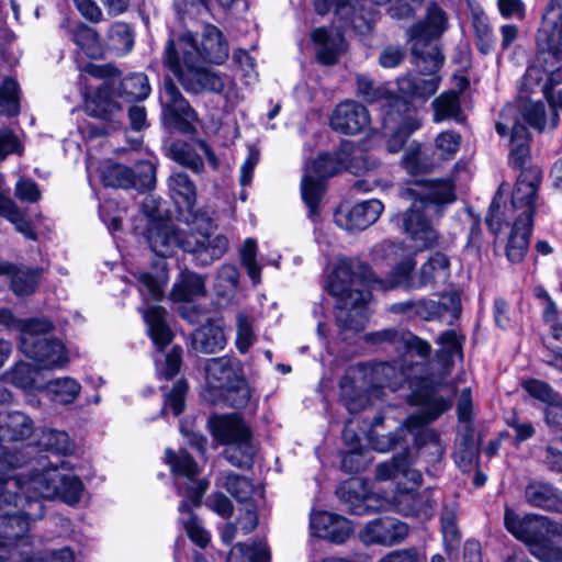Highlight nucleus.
Returning a JSON list of instances; mask_svg holds the SVG:
<instances>
[{
	"instance_id": "10",
	"label": "nucleus",
	"mask_w": 562,
	"mask_h": 562,
	"mask_svg": "<svg viewBox=\"0 0 562 562\" xmlns=\"http://www.w3.org/2000/svg\"><path fill=\"white\" fill-rule=\"evenodd\" d=\"M165 460L175 476L177 493L182 497L179 512L189 508V501L193 506H200L209 482L198 477L200 470L195 460L186 450L176 452L169 448L165 451Z\"/></svg>"
},
{
	"instance_id": "14",
	"label": "nucleus",
	"mask_w": 562,
	"mask_h": 562,
	"mask_svg": "<svg viewBox=\"0 0 562 562\" xmlns=\"http://www.w3.org/2000/svg\"><path fill=\"white\" fill-rule=\"evenodd\" d=\"M162 115L176 130L189 134L194 131V123L199 120L196 111L183 97L171 78H165L160 92Z\"/></svg>"
},
{
	"instance_id": "31",
	"label": "nucleus",
	"mask_w": 562,
	"mask_h": 562,
	"mask_svg": "<svg viewBox=\"0 0 562 562\" xmlns=\"http://www.w3.org/2000/svg\"><path fill=\"white\" fill-rule=\"evenodd\" d=\"M412 464L411 452L405 449L402 453L394 456L391 462L380 463L376 467L375 476L380 481L404 477L414 485H418L422 474L418 470L413 469Z\"/></svg>"
},
{
	"instance_id": "38",
	"label": "nucleus",
	"mask_w": 562,
	"mask_h": 562,
	"mask_svg": "<svg viewBox=\"0 0 562 562\" xmlns=\"http://www.w3.org/2000/svg\"><path fill=\"white\" fill-rule=\"evenodd\" d=\"M61 480L63 473L58 464L53 469H47L46 464H43V470L32 476L27 490L33 491L41 498H53L58 495Z\"/></svg>"
},
{
	"instance_id": "51",
	"label": "nucleus",
	"mask_w": 562,
	"mask_h": 562,
	"mask_svg": "<svg viewBox=\"0 0 562 562\" xmlns=\"http://www.w3.org/2000/svg\"><path fill=\"white\" fill-rule=\"evenodd\" d=\"M535 519L536 515H528L520 519L519 516L509 508H506L504 515L506 529L524 542L535 535Z\"/></svg>"
},
{
	"instance_id": "9",
	"label": "nucleus",
	"mask_w": 562,
	"mask_h": 562,
	"mask_svg": "<svg viewBox=\"0 0 562 562\" xmlns=\"http://www.w3.org/2000/svg\"><path fill=\"white\" fill-rule=\"evenodd\" d=\"M166 310L161 306H150L144 312L148 334L160 352L156 356V370L160 379L171 380L180 371L182 364V348L173 346L169 352L162 353L164 348L173 339V333L166 322Z\"/></svg>"
},
{
	"instance_id": "22",
	"label": "nucleus",
	"mask_w": 562,
	"mask_h": 562,
	"mask_svg": "<svg viewBox=\"0 0 562 562\" xmlns=\"http://www.w3.org/2000/svg\"><path fill=\"white\" fill-rule=\"evenodd\" d=\"M21 350L26 357L38 362L43 369L61 367L68 360L65 346L49 337L42 340L26 338Z\"/></svg>"
},
{
	"instance_id": "36",
	"label": "nucleus",
	"mask_w": 562,
	"mask_h": 562,
	"mask_svg": "<svg viewBox=\"0 0 562 562\" xmlns=\"http://www.w3.org/2000/svg\"><path fill=\"white\" fill-rule=\"evenodd\" d=\"M226 345V338L223 329L207 323L199 327L192 334V347L202 353H214L222 350Z\"/></svg>"
},
{
	"instance_id": "13",
	"label": "nucleus",
	"mask_w": 562,
	"mask_h": 562,
	"mask_svg": "<svg viewBox=\"0 0 562 562\" xmlns=\"http://www.w3.org/2000/svg\"><path fill=\"white\" fill-rule=\"evenodd\" d=\"M536 49L540 59L546 54L551 60H562V0H550L542 15L541 26L536 33Z\"/></svg>"
},
{
	"instance_id": "3",
	"label": "nucleus",
	"mask_w": 562,
	"mask_h": 562,
	"mask_svg": "<svg viewBox=\"0 0 562 562\" xmlns=\"http://www.w3.org/2000/svg\"><path fill=\"white\" fill-rule=\"evenodd\" d=\"M370 278V267L356 259L340 260L329 276L327 291L337 299L335 319L344 341H351L366 327V303L370 295L366 281Z\"/></svg>"
},
{
	"instance_id": "49",
	"label": "nucleus",
	"mask_w": 562,
	"mask_h": 562,
	"mask_svg": "<svg viewBox=\"0 0 562 562\" xmlns=\"http://www.w3.org/2000/svg\"><path fill=\"white\" fill-rule=\"evenodd\" d=\"M402 164L411 175L428 172L434 168L431 158L422 149L419 144H412L405 150Z\"/></svg>"
},
{
	"instance_id": "27",
	"label": "nucleus",
	"mask_w": 562,
	"mask_h": 562,
	"mask_svg": "<svg viewBox=\"0 0 562 562\" xmlns=\"http://www.w3.org/2000/svg\"><path fill=\"white\" fill-rule=\"evenodd\" d=\"M510 139H509V154H508V164L514 169H520L519 176L526 171L531 169H537L541 171L537 167L526 166L530 162L531 153H530V143L531 136L527 128V126L520 123L517 119H515L512 127H510ZM542 175V172H540Z\"/></svg>"
},
{
	"instance_id": "1",
	"label": "nucleus",
	"mask_w": 562,
	"mask_h": 562,
	"mask_svg": "<svg viewBox=\"0 0 562 562\" xmlns=\"http://www.w3.org/2000/svg\"><path fill=\"white\" fill-rule=\"evenodd\" d=\"M411 387L412 405L422 407V411L408 416L404 424L390 435L389 442L382 446L378 445V448L381 451L393 449L401 445L406 434H409L414 438L417 459H424L425 462L434 464L441 461L445 447L439 434L428 425L450 409L452 397L443 395L441 393L442 383L431 379L415 380Z\"/></svg>"
},
{
	"instance_id": "16",
	"label": "nucleus",
	"mask_w": 562,
	"mask_h": 562,
	"mask_svg": "<svg viewBox=\"0 0 562 562\" xmlns=\"http://www.w3.org/2000/svg\"><path fill=\"white\" fill-rule=\"evenodd\" d=\"M409 535L406 522L393 517H382L369 521L359 532L360 540L369 544L393 547L402 543Z\"/></svg>"
},
{
	"instance_id": "54",
	"label": "nucleus",
	"mask_w": 562,
	"mask_h": 562,
	"mask_svg": "<svg viewBox=\"0 0 562 562\" xmlns=\"http://www.w3.org/2000/svg\"><path fill=\"white\" fill-rule=\"evenodd\" d=\"M36 443L42 450L57 454H65L70 449L68 434L56 429H43Z\"/></svg>"
},
{
	"instance_id": "61",
	"label": "nucleus",
	"mask_w": 562,
	"mask_h": 562,
	"mask_svg": "<svg viewBox=\"0 0 562 562\" xmlns=\"http://www.w3.org/2000/svg\"><path fill=\"white\" fill-rule=\"evenodd\" d=\"M19 86L12 78H7L0 87V108L8 116L19 113Z\"/></svg>"
},
{
	"instance_id": "58",
	"label": "nucleus",
	"mask_w": 562,
	"mask_h": 562,
	"mask_svg": "<svg viewBox=\"0 0 562 562\" xmlns=\"http://www.w3.org/2000/svg\"><path fill=\"white\" fill-rule=\"evenodd\" d=\"M520 105V114L524 120L535 130L542 132L547 126L546 106L541 100L533 101L531 98L524 99Z\"/></svg>"
},
{
	"instance_id": "63",
	"label": "nucleus",
	"mask_w": 562,
	"mask_h": 562,
	"mask_svg": "<svg viewBox=\"0 0 562 562\" xmlns=\"http://www.w3.org/2000/svg\"><path fill=\"white\" fill-rule=\"evenodd\" d=\"M522 386L530 396L540 402L549 405H558L561 402V396L547 382L530 379L525 381Z\"/></svg>"
},
{
	"instance_id": "29",
	"label": "nucleus",
	"mask_w": 562,
	"mask_h": 562,
	"mask_svg": "<svg viewBox=\"0 0 562 562\" xmlns=\"http://www.w3.org/2000/svg\"><path fill=\"white\" fill-rule=\"evenodd\" d=\"M450 259L441 252H434L417 271V281L412 286L419 289L446 283L450 278Z\"/></svg>"
},
{
	"instance_id": "15",
	"label": "nucleus",
	"mask_w": 562,
	"mask_h": 562,
	"mask_svg": "<svg viewBox=\"0 0 562 562\" xmlns=\"http://www.w3.org/2000/svg\"><path fill=\"white\" fill-rule=\"evenodd\" d=\"M357 91L368 103L382 102L385 108V122L396 120V113H404L409 109V102L391 92L384 85L376 83L373 79L366 75H357Z\"/></svg>"
},
{
	"instance_id": "18",
	"label": "nucleus",
	"mask_w": 562,
	"mask_h": 562,
	"mask_svg": "<svg viewBox=\"0 0 562 562\" xmlns=\"http://www.w3.org/2000/svg\"><path fill=\"white\" fill-rule=\"evenodd\" d=\"M367 379L372 389L387 387L391 391H397L405 382H408V386H411L415 380H434L431 376H411L404 363L395 360L372 364ZM409 390L412 391V387ZM411 395L412 392L408 395V402L412 404Z\"/></svg>"
},
{
	"instance_id": "19",
	"label": "nucleus",
	"mask_w": 562,
	"mask_h": 562,
	"mask_svg": "<svg viewBox=\"0 0 562 562\" xmlns=\"http://www.w3.org/2000/svg\"><path fill=\"white\" fill-rule=\"evenodd\" d=\"M336 495L347 510L357 516L375 513L382 506L380 498L368 493L364 482L360 479H350L340 484Z\"/></svg>"
},
{
	"instance_id": "24",
	"label": "nucleus",
	"mask_w": 562,
	"mask_h": 562,
	"mask_svg": "<svg viewBox=\"0 0 562 562\" xmlns=\"http://www.w3.org/2000/svg\"><path fill=\"white\" fill-rule=\"evenodd\" d=\"M188 234L178 229L175 225L158 222L151 223L146 232V240L157 256L166 258L171 256L175 249H182V241Z\"/></svg>"
},
{
	"instance_id": "44",
	"label": "nucleus",
	"mask_w": 562,
	"mask_h": 562,
	"mask_svg": "<svg viewBox=\"0 0 562 562\" xmlns=\"http://www.w3.org/2000/svg\"><path fill=\"white\" fill-rule=\"evenodd\" d=\"M169 155L171 159L195 173H201L204 170L203 159L194 148L186 142H173L169 147Z\"/></svg>"
},
{
	"instance_id": "5",
	"label": "nucleus",
	"mask_w": 562,
	"mask_h": 562,
	"mask_svg": "<svg viewBox=\"0 0 562 562\" xmlns=\"http://www.w3.org/2000/svg\"><path fill=\"white\" fill-rule=\"evenodd\" d=\"M540 182L541 173L537 169L526 170L517 177L512 194V209L515 217L506 246V256L514 263L524 259L529 246Z\"/></svg>"
},
{
	"instance_id": "17",
	"label": "nucleus",
	"mask_w": 562,
	"mask_h": 562,
	"mask_svg": "<svg viewBox=\"0 0 562 562\" xmlns=\"http://www.w3.org/2000/svg\"><path fill=\"white\" fill-rule=\"evenodd\" d=\"M384 205L380 200L371 199L359 202L350 209L340 206L334 214L335 223L348 232H361L374 224Z\"/></svg>"
},
{
	"instance_id": "46",
	"label": "nucleus",
	"mask_w": 562,
	"mask_h": 562,
	"mask_svg": "<svg viewBox=\"0 0 562 562\" xmlns=\"http://www.w3.org/2000/svg\"><path fill=\"white\" fill-rule=\"evenodd\" d=\"M70 40L88 56L95 57L100 53V37L98 32L83 23H78L70 30Z\"/></svg>"
},
{
	"instance_id": "60",
	"label": "nucleus",
	"mask_w": 562,
	"mask_h": 562,
	"mask_svg": "<svg viewBox=\"0 0 562 562\" xmlns=\"http://www.w3.org/2000/svg\"><path fill=\"white\" fill-rule=\"evenodd\" d=\"M525 543L530 553L542 562H562V549L552 546L551 541L530 537Z\"/></svg>"
},
{
	"instance_id": "33",
	"label": "nucleus",
	"mask_w": 562,
	"mask_h": 562,
	"mask_svg": "<svg viewBox=\"0 0 562 562\" xmlns=\"http://www.w3.org/2000/svg\"><path fill=\"white\" fill-rule=\"evenodd\" d=\"M525 498L530 506L562 513V493L549 483L530 482L525 488Z\"/></svg>"
},
{
	"instance_id": "26",
	"label": "nucleus",
	"mask_w": 562,
	"mask_h": 562,
	"mask_svg": "<svg viewBox=\"0 0 562 562\" xmlns=\"http://www.w3.org/2000/svg\"><path fill=\"white\" fill-rule=\"evenodd\" d=\"M541 58L543 60H539L540 50L536 49V55L520 81L519 98L521 100L529 99L536 93L543 94L548 89V82H546L547 67H557L559 61L551 60L546 54Z\"/></svg>"
},
{
	"instance_id": "28",
	"label": "nucleus",
	"mask_w": 562,
	"mask_h": 562,
	"mask_svg": "<svg viewBox=\"0 0 562 562\" xmlns=\"http://www.w3.org/2000/svg\"><path fill=\"white\" fill-rule=\"evenodd\" d=\"M395 121L389 123L385 122V116L383 117L384 127L393 128L392 134L386 140V149L392 154L398 153L408 137L422 126V121L413 113L411 104L409 109L404 113L395 112Z\"/></svg>"
},
{
	"instance_id": "2",
	"label": "nucleus",
	"mask_w": 562,
	"mask_h": 562,
	"mask_svg": "<svg viewBox=\"0 0 562 562\" xmlns=\"http://www.w3.org/2000/svg\"><path fill=\"white\" fill-rule=\"evenodd\" d=\"M447 29V14L435 2L428 5L423 21L407 29L406 34L412 43L413 61L419 72L428 78L412 75L400 78L397 83L403 94L413 99L427 100L437 92L441 80L437 74L443 65L445 56L436 41Z\"/></svg>"
},
{
	"instance_id": "41",
	"label": "nucleus",
	"mask_w": 562,
	"mask_h": 562,
	"mask_svg": "<svg viewBox=\"0 0 562 562\" xmlns=\"http://www.w3.org/2000/svg\"><path fill=\"white\" fill-rule=\"evenodd\" d=\"M30 521L19 510L8 509L0 514V540L10 544L30 530Z\"/></svg>"
},
{
	"instance_id": "4",
	"label": "nucleus",
	"mask_w": 562,
	"mask_h": 562,
	"mask_svg": "<svg viewBox=\"0 0 562 562\" xmlns=\"http://www.w3.org/2000/svg\"><path fill=\"white\" fill-rule=\"evenodd\" d=\"M400 196L412 201L403 214L404 232L420 249L438 245L439 234L432 218L442 216L446 205L454 202V186L450 180L416 181L412 187L401 190Z\"/></svg>"
},
{
	"instance_id": "7",
	"label": "nucleus",
	"mask_w": 562,
	"mask_h": 562,
	"mask_svg": "<svg viewBox=\"0 0 562 562\" xmlns=\"http://www.w3.org/2000/svg\"><path fill=\"white\" fill-rule=\"evenodd\" d=\"M167 42L175 44L176 54L186 63L222 64L228 57V45L222 32L211 24L203 27L200 41L191 32H186L171 36Z\"/></svg>"
},
{
	"instance_id": "25",
	"label": "nucleus",
	"mask_w": 562,
	"mask_h": 562,
	"mask_svg": "<svg viewBox=\"0 0 562 562\" xmlns=\"http://www.w3.org/2000/svg\"><path fill=\"white\" fill-rule=\"evenodd\" d=\"M311 37L316 48V59L322 65L337 64L339 57L346 52V41L338 30L317 27L312 32Z\"/></svg>"
},
{
	"instance_id": "43",
	"label": "nucleus",
	"mask_w": 562,
	"mask_h": 562,
	"mask_svg": "<svg viewBox=\"0 0 562 562\" xmlns=\"http://www.w3.org/2000/svg\"><path fill=\"white\" fill-rule=\"evenodd\" d=\"M464 337L459 336L456 330H445L437 338V344L441 348L437 351L436 357L438 361L445 367L453 366L454 358H462V342Z\"/></svg>"
},
{
	"instance_id": "52",
	"label": "nucleus",
	"mask_w": 562,
	"mask_h": 562,
	"mask_svg": "<svg viewBox=\"0 0 562 562\" xmlns=\"http://www.w3.org/2000/svg\"><path fill=\"white\" fill-rule=\"evenodd\" d=\"M239 283V272L234 265H223L216 276L214 289L217 296L231 299Z\"/></svg>"
},
{
	"instance_id": "32",
	"label": "nucleus",
	"mask_w": 562,
	"mask_h": 562,
	"mask_svg": "<svg viewBox=\"0 0 562 562\" xmlns=\"http://www.w3.org/2000/svg\"><path fill=\"white\" fill-rule=\"evenodd\" d=\"M205 372L215 387L231 390L238 376L239 361L228 356L212 358L206 361Z\"/></svg>"
},
{
	"instance_id": "34",
	"label": "nucleus",
	"mask_w": 562,
	"mask_h": 562,
	"mask_svg": "<svg viewBox=\"0 0 562 562\" xmlns=\"http://www.w3.org/2000/svg\"><path fill=\"white\" fill-rule=\"evenodd\" d=\"M43 270L41 268L16 267L0 262V274L11 277V289L20 296L32 294L38 285Z\"/></svg>"
},
{
	"instance_id": "47",
	"label": "nucleus",
	"mask_w": 562,
	"mask_h": 562,
	"mask_svg": "<svg viewBox=\"0 0 562 562\" xmlns=\"http://www.w3.org/2000/svg\"><path fill=\"white\" fill-rule=\"evenodd\" d=\"M205 294L204 279L196 273H187L181 282L175 285L172 296L176 301L190 302Z\"/></svg>"
},
{
	"instance_id": "59",
	"label": "nucleus",
	"mask_w": 562,
	"mask_h": 562,
	"mask_svg": "<svg viewBox=\"0 0 562 562\" xmlns=\"http://www.w3.org/2000/svg\"><path fill=\"white\" fill-rule=\"evenodd\" d=\"M256 341L252 319L245 313L236 316V347L241 353L248 352Z\"/></svg>"
},
{
	"instance_id": "40",
	"label": "nucleus",
	"mask_w": 562,
	"mask_h": 562,
	"mask_svg": "<svg viewBox=\"0 0 562 562\" xmlns=\"http://www.w3.org/2000/svg\"><path fill=\"white\" fill-rule=\"evenodd\" d=\"M117 97L127 102L145 100L150 93V85L144 72H133L125 76L115 89Z\"/></svg>"
},
{
	"instance_id": "35",
	"label": "nucleus",
	"mask_w": 562,
	"mask_h": 562,
	"mask_svg": "<svg viewBox=\"0 0 562 562\" xmlns=\"http://www.w3.org/2000/svg\"><path fill=\"white\" fill-rule=\"evenodd\" d=\"M434 111L432 121L440 123L443 121H453L458 124H464L467 116L461 108L459 92L449 90L440 93L431 102Z\"/></svg>"
},
{
	"instance_id": "30",
	"label": "nucleus",
	"mask_w": 562,
	"mask_h": 562,
	"mask_svg": "<svg viewBox=\"0 0 562 562\" xmlns=\"http://www.w3.org/2000/svg\"><path fill=\"white\" fill-rule=\"evenodd\" d=\"M116 90L109 83L100 86L87 101L86 109L90 116L113 121L122 112V105L115 100Z\"/></svg>"
},
{
	"instance_id": "64",
	"label": "nucleus",
	"mask_w": 562,
	"mask_h": 562,
	"mask_svg": "<svg viewBox=\"0 0 562 562\" xmlns=\"http://www.w3.org/2000/svg\"><path fill=\"white\" fill-rule=\"evenodd\" d=\"M0 562H46V560L34 553L30 547L22 549L21 544L12 547L0 546Z\"/></svg>"
},
{
	"instance_id": "45",
	"label": "nucleus",
	"mask_w": 562,
	"mask_h": 562,
	"mask_svg": "<svg viewBox=\"0 0 562 562\" xmlns=\"http://www.w3.org/2000/svg\"><path fill=\"white\" fill-rule=\"evenodd\" d=\"M431 350L427 340L405 329L397 355L403 359L417 357L422 360L420 364L423 366L430 357Z\"/></svg>"
},
{
	"instance_id": "6",
	"label": "nucleus",
	"mask_w": 562,
	"mask_h": 562,
	"mask_svg": "<svg viewBox=\"0 0 562 562\" xmlns=\"http://www.w3.org/2000/svg\"><path fill=\"white\" fill-rule=\"evenodd\" d=\"M209 427L214 439L227 446L223 456L233 467L252 468L257 445L249 426L238 414L214 415L209 419Z\"/></svg>"
},
{
	"instance_id": "57",
	"label": "nucleus",
	"mask_w": 562,
	"mask_h": 562,
	"mask_svg": "<svg viewBox=\"0 0 562 562\" xmlns=\"http://www.w3.org/2000/svg\"><path fill=\"white\" fill-rule=\"evenodd\" d=\"M224 479V487L237 502L244 503L251 497L254 485L246 476L229 471Z\"/></svg>"
},
{
	"instance_id": "20",
	"label": "nucleus",
	"mask_w": 562,
	"mask_h": 562,
	"mask_svg": "<svg viewBox=\"0 0 562 562\" xmlns=\"http://www.w3.org/2000/svg\"><path fill=\"white\" fill-rule=\"evenodd\" d=\"M182 250L191 254L196 266L206 267L224 256L228 248V239L224 235L188 234L182 241Z\"/></svg>"
},
{
	"instance_id": "42",
	"label": "nucleus",
	"mask_w": 562,
	"mask_h": 562,
	"mask_svg": "<svg viewBox=\"0 0 562 562\" xmlns=\"http://www.w3.org/2000/svg\"><path fill=\"white\" fill-rule=\"evenodd\" d=\"M448 300L451 308L445 302H436L428 299L417 300L416 317L425 321H435L443 317L449 311L457 317L461 311L460 301L454 295H450Z\"/></svg>"
},
{
	"instance_id": "23",
	"label": "nucleus",
	"mask_w": 562,
	"mask_h": 562,
	"mask_svg": "<svg viewBox=\"0 0 562 562\" xmlns=\"http://www.w3.org/2000/svg\"><path fill=\"white\" fill-rule=\"evenodd\" d=\"M310 528L314 536L334 543L345 542L352 532L351 522L347 518L328 512L312 514Z\"/></svg>"
},
{
	"instance_id": "37",
	"label": "nucleus",
	"mask_w": 562,
	"mask_h": 562,
	"mask_svg": "<svg viewBox=\"0 0 562 562\" xmlns=\"http://www.w3.org/2000/svg\"><path fill=\"white\" fill-rule=\"evenodd\" d=\"M171 198L180 210H190L191 203L196 202V188L189 176L182 171H175L168 179Z\"/></svg>"
},
{
	"instance_id": "8",
	"label": "nucleus",
	"mask_w": 562,
	"mask_h": 562,
	"mask_svg": "<svg viewBox=\"0 0 562 562\" xmlns=\"http://www.w3.org/2000/svg\"><path fill=\"white\" fill-rule=\"evenodd\" d=\"M175 44L167 42L164 50V64L178 78L188 93L204 92L222 93L225 88L224 78L213 70L201 67V63H186L176 54Z\"/></svg>"
},
{
	"instance_id": "53",
	"label": "nucleus",
	"mask_w": 562,
	"mask_h": 562,
	"mask_svg": "<svg viewBox=\"0 0 562 562\" xmlns=\"http://www.w3.org/2000/svg\"><path fill=\"white\" fill-rule=\"evenodd\" d=\"M102 180L106 187L128 189L135 184V172L124 165L114 164L104 169Z\"/></svg>"
},
{
	"instance_id": "56",
	"label": "nucleus",
	"mask_w": 562,
	"mask_h": 562,
	"mask_svg": "<svg viewBox=\"0 0 562 562\" xmlns=\"http://www.w3.org/2000/svg\"><path fill=\"white\" fill-rule=\"evenodd\" d=\"M472 25L475 33L474 44L479 52L483 55L490 54L495 46V37L488 24L487 18L484 15L475 14L472 20Z\"/></svg>"
},
{
	"instance_id": "50",
	"label": "nucleus",
	"mask_w": 562,
	"mask_h": 562,
	"mask_svg": "<svg viewBox=\"0 0 562 562\" xmlns=\"http://www.w3.org/2000/svg\"><path fill=\"white\" fill-rule=\"evenodd\" d=\"M80 384L71 378H60L49 381L47 391L50 393L53 401L60 404L72 403L79 395Z\"/></svg>"
},
{
	"instance_id": "21",
	"label": "nucleus",
	"mask_w": 562,
	"mask_h": 562,
	"mask_svg": "<svg viewBox=\"0 0 562 562\" xmlns=\"http://www.w3.org/2000/svg\"><path fill=\"white\" fill-rule=\"evenodd\" d=\"M369 124V111L364 105L353 100H346L337 104L330 116V127L347 135L361 133Z\"/></svg>"
},
{
	"instance_id": "12",
	"label": "nucleus",
	"mask_w": 562,
	"mask_h": 562,
	"mask_svg": "<svg viewBox=\"0 0 562 562\" xmlns=\"http://www.w3.org/2000/svg\"><path fill=\"white\" fill-rule=\"evenodd\" d=\"M379 251L382 252V256L386 260H396L400 258L386 278L374 280L382 290L387 291L397 288L418 290V288L411 285L417 281V273L413 276L416 260L412 254L403 256V244L385 240L379 246Z\"/></svg>"
},
{
	"instance_id": "39",
	"label": "nucleus",
	"mask_w": 562,
	"mask_h": 562,
	"mask_svg": "<svg viewBox=\"0 0 562 562\" xmlns=\"http://www.w3.org/2000/svg\"><path fill=\"white\" fill-rule=\"evenodd\" d=\"M33 422L21 412L8 413L4 424L0 425V442L19 441L33 434Z\"/></svg>"
},
{
	"instance_id": "55",
	"label": "nucleus",
	"mask_w": 562,
	"mask_h": 562,
	"mask_svg": "<svg viewBox=\"0 0 562 562\" xmlns=\"http://www.w3.org/2000/svg\"><path fill=\"white\" fill-rule=\"evenodd\" d=\"M110 47L117 53H128L134 46V35L131 26L124 22L111 25L108 33Z\"/></svg>"
},
{
	"instance_id": "62",
	"label": "nucleus",
	"mask_w": 562,
	"mask_h": 562,
	"mask_svg": "<svg viewBox=\"0 0 562 562\" xmlns=\"http://www.w3.org/2000/svg\"><path fill=\"white\" fill-rule=\"evenodd\" d=\"M36 369L26 362H19L7 373V380L22 390H32L35 384Z\"/></svg>"
},
{
	"instance_id": "48",
	"label": "nucleus",
	"mask_w": 562,
	"mask_h": 562,
	"mask_svg": "<svg viewBox=\"0 0 562 562\" xmlns=\"http://www.w3.org/2000/svg\"><path fill=\"white\" fill-rule=\"evenodd\" d=\"M405 328L391 327L364 335L366 342L397 353Z\"/></svg>"
},
{
	"instance_id": "11",
	"label": "nucleus",
	"mask_w": 562,
	"mask_h": 562,
	"mask_svg": "<svg viewBox=\"0 0 562 562\" xmlns=\"http://www.w3.org/2000/svg\"><path fill=\"white\" fill-rule=\"evenodd\" d=\"M346 166L340 153H322L307 168L301 181V192L312 221L319 217L318 205L325 191L324 181L342 171Z\"/></svg>"
}]
</instances>
